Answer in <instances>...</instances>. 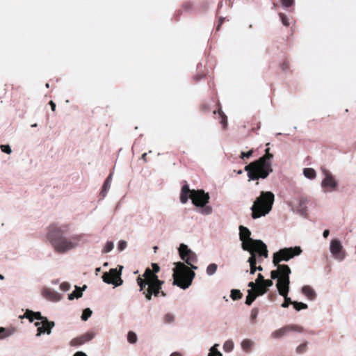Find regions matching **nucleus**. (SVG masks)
<instances>
[{
	"label": "nucleus",
	"instance_id": "nucleus-1",
	"mask_svg": "<svg viewBox=\"0 0 356 356\" xmlns=\"http://www.w3.org/2000/svg\"><path fill=\"white\" fill-rule=\"evenodd\" d=\"M68 232V225L58 226L56 224H51L48 227L47 239L56 252L63 254L77 246L81 236L74 235L67 238L65 235Z\"/></svg>",
	"mask_w": 356,
	"mask_h": 356
},
{
	"label": "nucleus",
	"instance_id": "nucleus-2",
	"mask_svg": "<svg viewBox=\"0 0 356 356\" xmlns=\"http://www.w3.org/2000/svg\"><path fill=\"white\" fill-rule=\"evenodd\" d=\"M152 270L149 268H146L143 274L144 278L140 277L137 278V283L140 286V291H143L147 300H150L153 295L155 297L159 295L162 297L166 296V293L161 291L164 282L160 280L156 275L159 272L160 267L155 263L152 264Z\"/></svg>",
	"mask_w": 356,
	"mask_h": 356
},
{
	"label": "nucleus",
	"instance_id": "nucleus-3",
	"mask_svg": "<svg viewBox=\"0 0 356 356\" xmlns=\"http://www.w3.org/2000/svg\"><path fill=\"white\" fill-rule=\"evenodd\" d=\"M273 155L271 153L265 154L258 160L245 166L249 180L266 179L273 172L270 160Z\"/></svg>",
	"mask_w": 356,
	"mask_h": 356
},
{
	"label": "nucleus",
	"instance_id": "nucleus-4",
	"mask_svg": "<svg viewBox=\"0 0 356 356\" xmlns=\"http://www.w3.org/2000/svg\"><path fill=\"white\" fill-rule=\"evenodd\" d=\"M239 236L240 240L242 241V248L248 252L256 250L259 257H268V253L267 246L261 240H254L250 238L251 232L245 227L243 225L239 226Z\"/></svg>",
	"mask_w": 356,
	"mask_h": 356
},
{
	"label": "nucleus",
	"instance_id": "nucleus-5",
	"mask_svg": "<svg viewBox=\"0 0 356 356\" xmlns=\"http://www.w3.org/2000/svg\"><path fill=\"white\" fill-rule=\"evenodd\" d=\"M275 195L270 191H261L251 207L252 218L257 219L268 214L272 209Z\"/></svg>",
	"mask_w": 356,
	"mask_h": 356
},
{
	"label": "nucleus",
	"instance_id": "nucleus-6",
	"mask_svg": "<svg viewBox=\"0 0 356 356\" xmlns=\"http://www.w3.org/2000/svg\"><path fill=\"white\" fill-rule=\"evenodd\" d=\"M195 273L184 263L178 262L174 268L173 284L183 289L188 288L195 277Z\"/></svg>",
	"mask_w": 356,
	"mask_h": 356
},
{
	"label": "nucleus",
	"instance_id": "nucleus-7",
	"mask_svg": "<svg viewBox=\"0 0 356 356\" xmlns=\"http://www.w3.org/2000/svg\"><path fill=\"white\" fill-rule=\"evenodd\" d=\"M291 271L288 265H280L278 269L272 270L270 277L272 279H277L276 286L281 296H287L289 291V275Z\"/></svg>",
	"mask_w": 356,
	"mask_h": 356
},
{
	"label": "nucleus",
	"instance_id": "nucleus-8",
	"mask_svg": "<svg viewBox=\"0 0 356 356\" xmlns=\"http://www.w3.org/2000/svg\"><path fill=\"white\" fill-rule=\"evenodd\" d=\"M302 250L300 247L284 248L275 252L273 257V263L278 268L281 261H288L295 256L300 254Z\"/></svg>",
	"mask_w": 356,
	"mask_h": 356
},
{
	"label": "nucleus",
	"instance_id": "nucleus-9",
	"mask_svg": "<svg viewBox=\"0 0 356 356\" xmlns=\"http://www.w3.org/2000/svg\"><path fill=\"white\" fill-rule=\"evenodd\" d=\"M179 253L181 259L189 265L191 269L197 268V267L194 265V264L197 262V255L190 250L186 245L181 243L179 245Z\"/></svg>",
	"mask_w": 356,
	"mask_h": 356
},
{
	"label": "nucleus",
	"instance_id": "nucleus-10",
	"mask_svg": "<svg viewBox=\"0 0 356 356\" xmlns=\"http://www.w3.org/2000/svg\"><path fill=\"white\" fill-rule=\"evenodd\" d=\"M122 268L121 266L119 270L117 268H111L109 272L104 273L102 275L103 281L116 286H120L123 282L120 277Z\"/></svg>",
	"mask_w": 356,
	"mask_h": 356
},
{
	"label": "nucleus",
	"instance_id": "nucleus-11",
	"mask_svg": "<svg viewBox=\"0 0 356 356\" xmlns=\"http://www.w3.org/2000/svg\"><path fill=\"white\" fill-rule=\"evenodd\" d=\"M190 198L194 205L197 207H204L209 200V195L203 190H193Z\"/></svg>",
	"mask_w": 356,
	"mask_h": 356
},
{
	"label": "nucleus",
	"instance_id": "nucleus-12",
	"mask_svg": "<svg viewBox=\"0 0 356 356\" xmlns=\"http://www.w3.org/2000/svg\"><path fill=\"white\" fill-rule=\"evenodd\" d=\"M291 331L300 332L302 331V328L297 325H286L274 331L271 334V337L274 339H279Z\"/></svg>",
	"mask_w": 356,
	"mask_h": 356
},
{
	"label": "nucleus",
	"instance_id": "nucleus-13",
	"mask_svg": "<svg viewBox=\"0 0 356 356\" xmlns=\"http://www.w3.org/2000/svg\"><path fill=\"white\" fill-rule=\"evenodd\" d=\"M35 325L38 327L37 336H40L44 333L49 334L55 323L54 321H49L48 319H45V321L35 323Z\"/></svg>",
	"mask_w": 356,
	"mask_h": 356
},
{
	"label": "nucleus",
	"instance_id": "nucleus-14",
	"mask_svg": "<svg viewBox=\"0 0 356 356\" xmlns=\"http://www.w3.org/2000/svg\"><path fill=\"white\" fill-rule=\"evenodd\" d=\"M330 252L332 255L337 259L341 260L344 255L342 252V245L339 241L332 240L330 243Z\"/></svg>",
	"mask_w": 356,
	"mask_h": 356
},
{
	"label": "nucleus",
	"instance_id": "nucleus-15",
	"mask_svg": "<svg viewBox=\"0 0 356 356\" xmlns=\"http://www.w3.org/2000/svg\"><path fill=\"white\" fill-rule=\"evenodd\" d=\"M92 339V335L91 334L86 333V334H83L79 337L72 339L70 342V345L71 346H81V345L85 343L86 342L89 341Z\"/></svg>",
	"mask_w": 356,
	"mask_h": 356
},
{
	"label": "nucleus",
	"instance_id": "nucleus-16",
	"mask_svg": "<svg viewBox=\"0 0 356 356\" xmlns=\"http://www.w3.org/2000/svg\"><path fill=\"white\" fill-rule=\"evenodd\" d=\"M337 184L334 177L329 173L325 175V177L322 181V187L324 188H330L334 189Z\"/></svg>",
	"mask_w": 356,
	"mask_h": 356
},
{
	"label": "nucleus",
	"instance_id": "nucleus-17",
	"mask_svg": "<svg viewBox=\"0 0 356 356\" xmlns=\"http://www.w3.org/2000/svg\"><path fill=\"white\" fill-rule=\"evenodd\" d=\"M24 316L26 318H28L30 322H33L34 319L40 320L41 321H45V319H47L46 317L42 316L41 313L39 312H33L31 310L27 309L25 312Z\"/></svg>",
	"mask_w": 356,
	"mask_h": 356
},
{
	"label": "nucleus",
	"instance_id": "nucleus-18",
	"mask_svg": "<svg viewBox=\"0 0 356 356\" xmlns=\"http://www.w3.org/2000/svg\"><path fill=\"white\" fill-rule=\"evenodd\" d=\"M42 294L45 298L49 300L57 301L60 300V295L51 289H44L42 290Z\"/></svg>",
	"mask_w": 356,
	"mask_h": 356
},
{
	"label": "nucleus",
	"instance_id": "nucleus-19",
	"mask_svg": "<svg viewBox=\"0 0 356 356\" xmlns=\"http://www.w3.org/2000/svg\"><path fill=\"white\" fill-rule=\"evenodd\" d=\"M192 191L193 190H190L188 184H185L182 186L180 194V201L181 203L185 204L188 202L190 195L192 194Z\"/></svg>",
	"mask_w": 356,
	"mask_h": 356
},
{
	"label": "nucleus",
	"instance_id": "nucleus-20",
	"mask_svg": "<svg viewBox=\"0 0 356 356\" xmlns=\"http://www.w3.org/2000/svg\"><path fill=\"white\" fill-rule=\"evenodd\" d=\"M251 256L248 259V262L250 266V274H254L257 270V255L256 253L257 252L256 250H252V252H249Z\"/></svg>",
	"mask_w": 356,
	"mask_h": 356
},
{
	"label": "nucleus",
	"instance_id": "nucleus-21",
	"mask_svg": "<svg viewBox=\"0 0 356 356\" xmlns=\"http://www.w3.org/2000/svg\"><path fill=\"white\" fill-rule=\"evenodd\" d=\"M302 293L304 296L307 297V298L311 300H314L316 296L314 290L310 286L308 285L304 286L302 288Z\"/></svg>",
	"mask_w": 356,
	"mask_h": 356
},
{
	"label": "nucleus",
	"instance_id": "nucleus-22",
	"mask_svg": "<svg viewBox=\"0 0 356 356\" xmlns=\"http://www.w3.org/2000/svg\"><path fill=\"white\" fill-rule=\"evenodd\" d=\"M257 294L253 289H249L248 291V296L246 297L245 300V304L248 305H251L252 303L254 301V300L257 298Z\"/></svg>",
	"mask_w": 356,
	"mask_h": 356
},
{
	"label": "nucleus",
	"instance_id": "nucleus-23",
	"mask_svg": "<svg viewBox=\"0 0 356 356\" xmlns=\"http://www.w3.org/2000/svg\"><path fill=\"white\" fill-rule=\"evenodd\" d=\"M218 114L220 120V123L222 124V129H225L227 126V118L221 109L218 110Z\"/></svg>",
	"mask_w": 356,
	"mask_h": 356
},
{
	"label": "nucleus",
	"instance_id": "nucleus-24",
	"mask_svg": "<svg viewBox=\"0 0 356 356\" xmlns=\"http://www.w3.org/2000/svg\"><path fill=\"white\" fill-rule=\"evenodd\" d=\"M82 296V289L80 287L76 286L75 290L68 296V298L70 300H73L74 298H79Z\"/></svg>",
	"mask_w": 356,
	"mask_h": 356
},
{
	"label": "nucleus",
	"instance_id": "nucleus-25",
	"mask_svg": "<svg viewBox=\"0 0 356 356\" xmlns=\"http://www.w3.org/2000/svg\"><path fill=\"white\" fill-rule=\"evenodd\" d=\"M304 175L309 179H314L316 176V171L313 168H306L303 170Z\"/></svg>",
	"mask_w": 356,
	"mask_h": 356
},
{
	"label": "nucleus",
	"instance_id": "nucleus-26",
	"mask_svg": "<svg viewBox=\"0 0 356 356\" xmlns=\"http://www.w3.org/2000/svg\"><path fill=\"white\" fill-rule=\"evenodd\" d=\"M242 293L240 290L238 289H232L231 291L230 297L233 300H237L242 298Z\"/></svg>",
	"mask_w": 356,
	"mask_h": 356
},
{
	"label": "nucleus",
	"instance_id": "nucleus-27",
	"mask_svg": "<svg viewBox=\"0 0 356 356\" xmlns=\"http://www.w3.org/2000/svg\"><path fill=\"white\" fill-rule=\"evenodd\" d=\"M252 346V342L249 339H245L241 343V347L245 351H250Z\"/></svg>",
	"mask_w": 356,
	"mask_h": 356
},
{
	"label": "nucleus",
	"instance_id": "nucleus-28",
	"mask_svg": "<svg viewBox=\"0 0 356 356\" xmlns=\"http://www.w3.org/2000/svg\"><path fill=\"white\" fill-rule=\"evenodd\" d=\"M254 291L257 294V296H262L267 292V289H266L265 286H263L261 284L258 285L257 284V287Z\"/></svg>",
	"mask_w": 356,
	"mask_h": 356
},
{
	"label": "nucleus",
	"instance_id": "nucleus-29",
	"mask_svg": "<svg viewBox=\"0 0 356 356\" xmlns=\"http://www.w3.org/2000/svg\"><path fill=\"white\" fill-rule=\"evenodd\" d=\"M127 340L130 343H135L137 341V335L132 331H129L127 334Z\"/></svg>",
	"mask_w": 356,
	"mask_h": 356
},
{
	"label": "nucleus",
	"instance_id": "nucleus-30",
	"mask_svg": "<svg viewBox=\"0 0 356 356\" xmlns=\"http://www.w3.org/2000/svg\"><path fill=\"white\" fill-rule=\"evenodd\" d=\"M217 265L216 264H211L207 266V273L209 275L214 274L217 270Z\"/></svg>",
	"mask_w": 356,
	"mask_h": 356
},
{
	"label": "nucleus",
	"instance_id": "nucleus-31",
	"mask_svg": "<svg viewBox=\"0 0 356 356\" xmlns=\"http://www.w3.org/2000/svg\"><path fill=\"white\" fill-rule=\"evenodd\" d=\"M92 311L89 308H86L83 310L82 315H81V319L83 321H87L92 315Z\"/></svg>",
	"mask_w": 356,
	"mask_h": 356
},
{
	"label": "nucleus",
	"instance_id": "nucleus-32",
	"mask_svg": "<svg viewBox=\"0 0 356 356\" xmlns=\"http://www.w3.org/2000/svg\"><path fill=\"white\" fill-rule=\"evenodd\" d=\"M217 346L218 345L216 344L211 348L210 353L208 356H222V355L217 350Z\"/></svg>",
	"mask_w": 356,
	"mask_h": 356
},
{
	"label": "nucleus",
	"instance_id": "nucleus-33",
	"mask_svg": "<svg viewBox=\"0 0 356 356\" xmlns=\"http://www.w3.org/2000/svg\"><path fill=\"white\" fill-rule=\"evenodd\" d=\"M293 307L297 311H300L301 309H305L307 308V305L303 302H298L295 301L293 302Z\"/></svg>",
	"mask_w": 356,
	"mask_h": 356
},
{
	"label": "nucleus",
	"instance_id": "nucleus-34",
	"mask_svg": "<svg viewBox=\"0 0 356 356\" xmlns=\"http://www.w3.org/2000/svg\"><path fill=\"white\" fill-rule=\"evenodd\" d=\"M234 348V344L232 341H227L223 345V349L225 352H230Z\"/></svg>",
	"mask_w": 356,
	"mask_h": 356
},
{
	"label": "nucleus",
	"instance_id": "nucleus-35",
	"mask_svg": "<svg viewBox=\"0 0 356 356\" xmlns=\"http://www.w3.org/2000/svg\"><path fill=\"white\" fill-rule=\"evenodd\" d=\"M284 298V302L282 304V307H288L289 306V305H293V302L295 301H292L291 300L290 298L288 297V295L287 296H282Z\"/></svg>",
	"mask_w": 356,
	"mask_h": 356
},
{
	"label": "nucleus",
	"instance_id": "nucleus-36",
	"mask_svg": "<svg viewBox=\"0 0 356 356\" xmlns=\"http://www.w3.org/2000/svg\"><path fill=\"white\" fill-rule=\"evenodd\" d=\"M113 246H114V245H113V242H111V241H108V242L106 243V245H105V246H104V249H103V250H102V251H103V252H104V253L109 252L110 251H111V250H113Z\"/></svg>",
	"mask_w": 356,
	"mask_h": 356
},
{
	"label": "nucleus",
	"instance_id": "nucleus-37",
	"mask_svg": "<svg viewBox=\"0 0 356 356\" xmlns=\"http://www.w3.org/2000/svg\"><path fill=\"white\" fill-rule=\"evenodd\" d=\"M279 16L283 25H284L285 26H289V21L286 15H284V13H280Z\"/></svg>",
	"mask_w": 356,
	"mask_h": 356
},
{
	"label": "nucleus",
	"instance_id": "nucleus-38",
	"mask_svg": "<svg viewBox=\"0 0 356 356\" xmlns=\"http://www.w3.org/2000/svg\"><path fill=\"white\" fill-rule=\"evenodd\" d=\"M111 186V184L108 183V181H104V185L102 186V190L101 191V195L104 197L106 194L107 193V191H108L109 188Z\"/></svg>",
	"mask_w": 356,
	"mask_h": 356
},
{
	"label": "nucleus",
	"instance_id": "nucleus-39",
	"mask_svg": "<svg viewBox=\"0 0 356 356\" xmlns=\"http://www.w3.org/2000/svg\"><path fill=\"white\" fill-rule=\"evenodd\" d=\"M307 350V343H303L298 346L296 348V353L298 354H302Z\"/></svg>",
	"mask_w": 356,
	"mask_h": 356
},
{
	"label": "nucleus",
	"instance_id": "nucleus-40",
	"mask_svg": "<svg viewBox=\"0 0 356 356\" xmlns=\"http://www.w3.org/2000/svg\"><path fill=\"white\" fill-rule=\"evenodd\" d=\"M200 109L203 113H208L210 111V107L207 103H202L200 106Z\"/></svg>",
	"mask_w": 356,
	"mask_h": 356
},
{
	"label": "nucleus",
	"instance_id": "nucleus-41",
	"mask_svg": "<svg viewBox=\"0 0 356 356\" xmlns=\"http://www.w3.org/2000/svg\"><path fill=\"white\" fill-rule=\"evenodd\" d=\"M174 319H175V317L172 314H166L164 316V321L166 323H170L173 322Z\"/></svg>",
	"mask_w": 356,
	"mask_h": 356
},
{
	"label": "nucleus",
	"instance_id": "nucleus-42",
	"mask_svg": "<svg viewBox=\"0 0 356 356\" xmlns=\"http://www.w3.org/2000/svg\"><path fill=\"white\" fill-rule=\"evenodd\" d=\"M253 154V149H251L247 152H242L240 155V158L241 159H244L245 158L248 159L250 158Z\"/></svg>",
	"mask_w": 356,
	"mask_h": 356
},
{
	"label": "nucleus",
	"instance_id": "nucleus-43",
	"mask_svg": "<svg viewBox=\"0 0 356 356\" xmlns=\"http://www.w3.org/2000/svg\"><path fill=\"white\" fill-rule=\"evenodd\" d=\"M202 207V209L201 210V213L203 214L208 215V214H210L212 211V209L210 206L204 205V207Z\"/></svg>",
	"mask_w": 356,
	"mask_h": 356
},
{
	"label": "nucleus",
	"instance_id": "nucleus-44",
	"mask_svg": "<svg viewBox=\"0 0 356 356\" xmlns=\"http://www.w3.org/2000/svg\"><path fill=\"white\" fill-rule=\"evenodd\" d=\"M0 148H1V151L5 153H7V154L11 153V148L8 145H1L0 146Z\"/></svg>",
	"mask_w": 356,
	"mask_h": 356
},
{
	"label": "nucleus",
	"instance_id": "nucleus-45",
	"mask_svg": "<svg viewBox=\"0 0 356 356\" xmlns=\"http://www.w3.org/2000/svg\"><path fill=\"white\" fill-rule=\"evenodd\" d=\"M60 289L63 291H67L70 289V284L67 282H63L60 285Z\"/></svg>",
	"mask_w": 356,
	"mask_h": 356
},
{
	"label": "nucleus",
	"instance_id": "nucleus-46",
	"mask_svg": "<svg viewBox=\"0 0 356 356\" xmlns=\"http://www.w3.org/2000/svg\"><path fill=\"white\" fill-rule=\"evenodd\" d=\"M281 2L284 7H290L293 5L294 0H281Z\"/></svg>",
	"mask_w": 356,
	"mask_h": 356
},
{
	"label": "nucleus",
	"instance_id": "nucleus-47",
	"mask_svg": "<svg viewBox=\"0 0 356 356\" xmlns=\"http://www.w3.org/2000/svg\"><path fill=\"white\" fill-rule=\"evenodd\" d=\"M127 247V242L125 241H120L118 243V248L120 251H122Z\"/></svg>",
	"mask_w": 356,
	"mask_h": 356
},
{
	"label": "nucleus",
	"instance_id": "nucleus-48",
	"mask_svg": "<svg viewBox=\"0 0 356 356\" xmlns=\"http://www.w3.org/2000/svg\"><path fill=\"white\" fill-rule=\"evenodd\" d=\"M281 67H282V70L283 71H286L287 70L289 69V62L288 60H284L283 61V63H282V65H281Z\"/></svg>",
	"mask_w": 356,
	"mask_h": 356
},
{
	"label": "nucleus",
	"instance_id": "nucleus-49",
	"mask_svg": "<svg viewBox=\"0 0 356 356\" xmlns=\"http://www.w3.org/2000/svg\"><path fill=\"white\" fill-rule=\"evenodd\" d=\"M261 284L265 286V288L267 289L268 287L273 286V282L271 280H265L264 283H261Z\"/></svg>",
	"mask_w": 356,
	"mask_h": 356
},
{
	"label": "nucleus",
	"instance_id": "nucleus-50",
	"mask_svg": "<svg viewBox=\"0 0 356 356\" xmlns=\"http://www.w3.org/2000/svg\"><path fill=\"white\" fill-rule=\"evenodd\" d=\"M264 280H264L263 275L261 274H259L257 276V278L256 280V284L257 285L261 284V283H264Z\"/></svg>",
	"mask_w": 356,
	"mask_h": 356
},
{
	"label": "nucleus",
	"instance_id": "nucleus-51",
	"mask_svg": "<svg viewBox=\"0 0 356 356\" xmlns=\"http://www.w3.org/2000/svg\"><path fill=\"white\" fill-rule=\"evenodd\" d=\"M258 309L257 308H254L252 309V312H251V318L252 319H254L257 318V315H258Z\"/></svg>",
	"mask_w": 356,
	"mask_h": 356
},
{
	"label": "nucleus",
	"instance_id": "nucleus-52",
	"mask_svg": "<svg viewBox=\"0 0 356 356\" xmlns=\"http://www.w3.org/2000/svg\"><path fill=\"white\" fill-rule=\"evenodd\" d=\"M224 20H225V18H224V17H220L219 18V20H218V26H217V27H216V30H217V31H219V30H220V28L221 25L223 24Z\"/></svg>",
	"mask_w": 356,
	"mask_h": 356
},
{
	"label": "nucleus",
	"instance_id": "nucleus-53",
	"mask_svg": "<svg viewBox=\"0 0 356 356\" xmlns=\"http://www.w3.org/2000/svg\"><path fill=\"white\" fill-rule=\"evenodd\" d=\"M248 286L251 288L250 289H253L254 291L257 287V284L254 283L253 282H250L248 284Z\"/></svg>",
	"mask_w": 356,
	"mask_h": 356
},
{
	"label": "nucleus",
	"instance_id": "nucleus-54",
	"mask_svg": "<svg viewBox=\"0 0 356 356\" xmlns=\"http://www.w3.org/2000/svg\"><path fill=\"white\" fill-rule=\"evenodd\" d=\"M49 104L51 106V108L53 111H55L56 110V104L53 101L49 102Z\"/></svg>",
	"mask_w": 356,
	"mask_h": 356
},
{
	"label": "nucleus",
	"instance_id": "nucleus-55",
	"mask_svg": "<svg viewBox=\"0 0 356 356\" xmlns=\"http://www.w3.org/2000/svg\"><path fill=\"white\" fill-rule=\"evenodd\" d=\"M74 356H87L86 354L83 352H81V351H79V352H76Z\"/></svg>",
	"mask_w": 356,
	"mask_h": 356
},
{
	"label": "nucleus",
	"instance_id": "nucleus-56",
	"mask_svg": "<svg viewBox=\"0 0 356 356\" xmlns=\"http://www.w3.org/2000/svg\"><path fill=\"white\" fill-rule=\"evenodd\" d=\"M329 234H330L329 230H328V229H325V230L323 232V236H324L325 238H327V237L328 236Z\"/></svg>",
	"mask_w": 356,
	"mask_h": 356
},
{
	"label": "nucleus",
	"instance_id": "nucleus-57",
	"mask_svg": "<svg viewBox=\"0 0 356 356\" xmlns=\"http://www.w3.org/2000/svg\"><path fill=\"white\" fill-rule=\"evenodd\" d=\"M184 7L185 9H189L191 8V4L189 3H186L184 5Z\"/></svg>",
	"mask_w": 356,
	"mask_h": 356
},
{
	"label": "nucleus",
	"instance_id": "nucleus-58",
	"mask_svg": "<svg viewBox=\"0 0 356 356\" xmlns=\"http://www.w3.org/2000/svg\"><path fill=\"white\" fill-rule=\"evenodd\" d=\"M111 179H112V175H110L105 180V181H108V183H110L111 182Z\"/></svg>",
	"mask_w": 356,
	"mask_h": 356
},
{
	"label": "nucleus",
	"instance_id": "nucleus-59",
	"mask_svg": "<svg viewBox=\"0 0 356 356\" xmlns=\"http://www.w3.org/2000/svg\"><path fill=\"white\" fill-rule=\"evenodd\" d=\"M170 356H182L181 353H177V352H175V353H172Z\"/></svg>",
	"mask_w": 356,
	"mask_h": 356
},
{
	"label": "nucleus",
	"instance_id": "nucleus-60",
	"mask_svg": "<svg viewBox=\"0 0 356 356\" xmlns=\"http://www.w3.org/2000/svg\"><path fill=\"white\" fill-rule=\"evenodd\" d=\"M146 156H147V153H144V154L142 155V158H143V159L146 160Z\"/></svg>",
	"mask_w": 356,
	"mask_h": 356
},
{
	"label": "nucleus",
	"instance_id": "nucleus-61",
	"mask_svg": "<svg viewBox=\"0 0 356 356\" xmlns=\"http://www.w3.org/2000/svg\"><path fill=\"white\" fill-rule=\"evenodd\" d=\"M257 270L261 271L263 270V268L261 266H259L257 267Z\"/></svg>",
	"mask_w": 356,
	"mask_h": 356
},
{
	"label": "nucleus",
	"instance_id": "nucleus-62",
	"mask_svg": "<svg viewBox=\"0 0 356 356\" xmlns=\"http://www.w3.org/2000/svg\"><path fill=\"white\" fill-rule=\"evenodd\" d=\"M265 152H266V154L270 153V148H266Z\"/></svg>",
	"mask_w": 356,
	"mask_h": 356
},
{
	"label": "nucleus",
	"instance_id": "nucleus-63",
	"mask_svg": "<svg viewBox=\"0 0 356 356\" xmlns=\"http://www.w3.org/2000/svg\"><path fill=\"white\" fill-rule=\"evenodd\" d=\"M100 270H101V268H99H99H96V272H97H97H99V271H100Z\"/></svg>",
	"mask_w": 356,
	"mask_h": 356
},
{
	"label": "nucleus",
	"instance_id": "nucleus-64",
	"mask_svg": "<svg viewBox=\"0 0 356 356\" xmlns=\"http://www.w3.org/2000/svg\"><path fill=\"white\" fill-rule=\"evenodd\" d=\"M157 249H158V248H157L156 246H155V247L154 248V252H156V250H157Z\"/></svg>",
	"mask_w": 356,
	"mask_h": 356
}]
</instances>
